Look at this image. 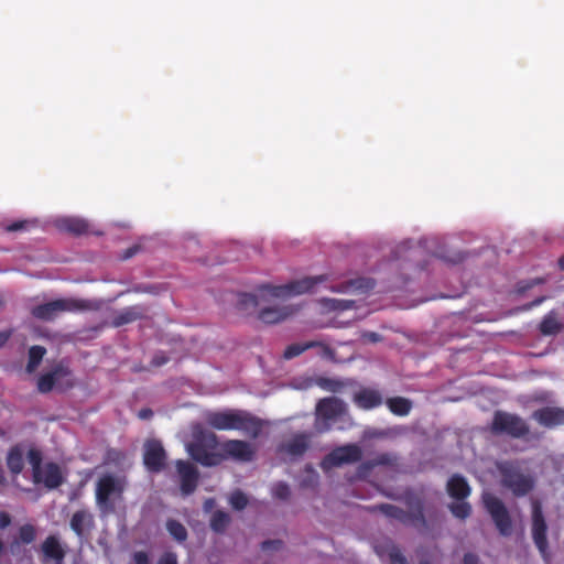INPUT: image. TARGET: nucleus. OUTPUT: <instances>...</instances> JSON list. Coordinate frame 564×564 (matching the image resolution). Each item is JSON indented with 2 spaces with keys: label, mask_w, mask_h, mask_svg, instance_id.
Listing matches in <instances>:
<instances>
[{
  "label": "nucleus",
  "mask_w": 564,
  "mask_h": 564,
  "mask_svg": "<svg viewBox=\"0 0 564 564\" xmlns=\"http://www.w3.org/2000/svg\"><path fill=\"white\" fill-rule=\"evenodd\" d=\"M327 279L325 274L306 276L285 285H263L261 290L267 291L273 297H285L312 292L317 284L327 281Z\"/></svg>",
  "instance_id": "39448f33"
},
{
  "label": "nucleus",
  "mask_w": 564,
  "mask_h": 564,
  "mask_svg": "<svg viewBox=\"0 0 564 564\" xmlns=\"http://www.w3.org/2000/svg\"><path fill=\"white\" fill-rule=\"evenodd\" d=\"M484 505L487 512L494 518V495L486 492L484 495Z\"/></svg>",
  "instance_id": "8fccbe9b"
},
{
  "label": "nucleus",
  "mask_w": 564,
  "mask_h": 564,
  "mask_svg": "<svg viewBox=\"0 0 564 564\" xmlns=\"http://www.w3.org/2000/svg\"><path fill=\"white\" fill-rule=\"evenodd\" d=\"M45 354H46V349L43 346L34 345V346L30 347L26 371L33 372L41 364Z\"/></svg>",
  "instance_id": "f704fd0d"
},
{
  "label": "nucleus",
  "mask_w": 564,
  "mask_h": 564,
  "mask_svg": "<svg viewBox=\"0 0 564 564\" xmlns=\"http://www.w3.org/2000/svg\"><path fill=\"white\" fill-rule=\"evenodd\" d=\"M373 468H375V466H373L371 459L365 460L358 466L357 476L359 478H366L370 475V473L372 471Z\"/></svg>",
  "instance_id": "49530a36"
},
{
  "label": "nucleus",
  "mask_w": 564,
  "mask_h": 564,
  "mask_svg": "<svg viewBox=\"0 0 564 564\" xmlns=\"http://www.w3.org/2000/svg\"><path fill=\"white\" fill-rule=\"evenodd\" d=\"M7 467L13 476H18L24 468V451L20 444L13 445L6 457Z\"/></svg>",
  "instance_id": "b1692460"
},
{
  "label": "nucleus",
  "mask_w": 564,
  "mask_h": 564,
  "mask_svg": "<svg viewBox=\"0 0 564 564\" xmlns=\"http://www.w3.org/2000/svg\"><path fill=\"white\" fill-rule=\"evenodd\" d=\"M376 286L375 280L370 278H357L345 281L338 285L330 286V290L338 293H367Z\"/></svg>",
  "instance_id": "aec40b11"
},
{
  "label": "nucleus",
  "mask_w": 564,
  "mask_h": 564,
  "mask_svg": "<svg viewBox=\"0 0 564 564\" xmlns=\"http://www.w3.org/2000/svg\"><path fill=\"white\" fill-rule=\"evenodd\" d=\"M389 410L398 416H405L412 409L411 400L403 397L389 398L386 402Z\"/></svg>",
  "instance_id": "c756f323"
},
{
  "label": "nucleus",
  "mask_w": 564,
  "mask_h": 564,
  "mask_svg": "<svg viewBox=\"0 0 564 564\" xmlns=\"http://www.w3.org/2000/svg\"><path fill=\"white\" fill-rule=\"evenodd\" d=\"M25 227V221H14L6 227V230L9 232L18 231Z\"/></svg>",
  "instance_id": "4d7b16f0"
},
{
  "label": "nucleus",
  "mask_w": 564,
  "mask_h": 564,
  "mask_svg": "<svg viewBox=\"0 0 564 564\" xmlns=\"http://www.w3.org/2000/svg\"><path fill=\"white\" fill-rule=\"evenodd\" d=\"M139 250H140L139 246H132L124 250L123 254L121 256V259L128 260V259L132 258L133 256H135L139 252Z\"/></svg>",
  "instance_id": "5fc2aeb1"
},
{
  "label": "nucleus",
  "mask_w": 564,
  "mask_h": 564,
  "mask_svg": "<svg viewBox=\"0 0 564 564\" xmlns=\"http://www.w3.org/2000/svg\"><path fill=\"white\" fill-rule=\"evenodd\" d=\"M223 455L226 458H232L238 462L248 463L256 456L254 447L242 440H228L221 445Z\"/></svg>",
  "instance_id": "9d476101"
},
{
  "label": "nucleus",
  "mask_w": 564,
  "mask_h": 564,
  "mask_svg": "<svg viewBox=\"0 0 564 564\" xmlns=\"http://www.w3.org/2000/svg\"><path fill=\"white\" fill-rule=\"evenodd\" d=\"M294 313L291 306H269L260 310L259 319L265 324H276Z\"/></svg>",
  "instance_id": "5701e85b"
},
{
  "label": "nucleus",
  "mask_w": 564,
  "mask_h": 564,
  "mask_svg": "<svg viewBox=\"0 0 564 564\" xmlns=\"http://www.w3.org/2000/svg\"><path fill=\"white\" fill-rule=\"evenodd\" d=\"M317 384L322 389H324L326 391H330V392H338L344 388L343 382L335 380V379H330V378H319L317 380Z\"/></svg>",
  "instance_id": "a19ab883"
},
{
  "label": "nucleus",
  "mask_w": 564,
  "mask_h": 564,
  "mask_svg": "<svg viewBox=\"0 0 564 564\" xmlns=\"http://www.w3.org/2000/svg\"><path fill=\"white\" fill-rule=\"evenodd\" d=\"M124 490L123 484L112 475L100 477L96 485V502L102 511H113L111 497H120Z\"/></svg>",
  "instance_id": "423d86ee"
},
{
  "label": "nucleus",
  "mask_w": 564,
  "mask_h": 564,
  "mask_svg": "<svg viewBox=\"0 0 564 564\" xmlns=\"http://www.w3.org/2000/svg\"><path fill=\"white\" fill-rule=\"evenodd\" d=\"M158 564H177V556L173 552H165L159 558Z\"/></svg>",
  "instance_id": "09e8293b"
},
{
  "label": "nucleus",
  "mask_w": 564,
  "mask_h": 564,
  "mask_svg": "<svg viewBox=\"0 0 564 564\" xmlns=\"http://www.w3.org/2000/svg\"><path fill=\"white\" fill-rule=\"evenodd\" d=\"M346 412V404L338 398L321 399L316 405V415L325 421H333Z\"/></svg>",
  "instance_id": "2eb2a0df"
},
{
  "label": "nucleus",
  "mask_w": 564,
  "mask_h": 564,
  "mask_svg": "<svg viewBox=\"0 0 564 564\" xmlns=\"http://www.w3.org/2000/svg\"><path fill=\"white\" fill-rule=\"evenodd\" d=\"M420 564H430L427 561H422Z\"/></svg>",
  "instance_id": "774afa93"
},
{
  "label": "nucleus",
  "mask_w": 564,
  "mask_h": 564,
  "mask_svg": "<svg viewBox=\"0 0 564 564\" xmlns=\"http://www.w3.org/2000/svg\"><path fill=\"white\" fill-rule=\"evenodd\" d=\"M69 370L63 365L55 366L51 371L43 373L37 379V390L41 393H48L53 390L55 383L63 377L68 376Z\"/></svg>",
  "instance_id": "412c9836"
},
{
  "label": "nucleus",
  "mask_w": 564,
  "mask_h": 564,
  "mask_svg": "<svg viewBox=\"0 0 564 564\" xmlns=\"http://www.w3.org/2000/svg\"><path fill=\"white\" fill-rule=\"evenodd\" d=\"M133 558L135 564H150L149 556L145 552H135Z\"/></svg>",
  "instance_id": "864d4df0"
},
{
  "label": "nucleus",
  "mask_w": 564,
  "mask_h": 564,
  "mask_svg": "<svg viewBox=\"0 0 564 564\" xmlns=\"http://www.w3.org/2000/svg\"><path fill=\"white\" fill-rule=\"evenodd\" d=\"M143 464L148 471L158 474L165 468L166 452L161 441L151 438L143 445Z\"/></svg>",
  "instance_id": "1a4fd4ad"
},
{
  "label": "nucleus",
  "mask_w": 564,
  "mask_h": 564,
  "mask_svg": "<svg viewBox=\"0 0 564 564\" xmlns=\"http://www.w3.org/2000/svg\"><path fill=\"white\" fill-rule=\"evenodd\" d=\"M57 227L63 231L79 236L88 231L89 225L82 218L65 217L57 220Z\"/></svg>",
  "instance_id": "a878e982"
},
{
  "label": "nucleus",
  "mask_w": 564,
  "mask_h": 564,
  "mask_svg": "<svg viewBox=\"0 0 564 564\" xmlns=\"http://www.w3.org/2000/svg\"><path fill=\"white\" fill-rule=\"evenodd\" d=\"M96 308L97 305L90 300L65 297L39 304L31 310V314L36 319L51 322L62 313L85 312Z\"/></svg>",
  "instance_id": "20e7f679"
},
{
  "label": "nucleus",
  "mask_w": 564,
  "mask_h": 564,
  "mask_svg": "<svg viewBox=\"0 0 564 564\" xmlns=\"http://www.w3.org/2000/svg\"><path fill=\"white\" fill-rule=\"evenodd\" d=\"M282 545L283 542L281 540H267L261 543V549L263 551L280 550Z\"/></svg>",
  "instance_id": "de8ad7c7"
},
{
  "label": "nucleus",
  "mask_w": 564,
  "mask_h": 564,
  "mask_svg": "<svg viewBox=\"0 0 564 564\" xmlns=\"http://www.w3.org/2000/svg\"><path fill=\"white\" fill-rule=\"evenodd\" d=\"M218 444V437L214 432L202 430L194 434L193 442L187 445V452L195 462L205 467H213L225 460V456L216 452Z\"/></svg>",
  "instance_id": "7ed1b4c3"
},
{
  "label": "nucleus",
  "mask_w": 564,
  "mask_h": 564,
  "mask_svg": "<svg viewBox=\"0 0 564 564\" xmlns=\"http://www.w3.org/2000/svg\"><path fill=\"white\" fill-rule=\"evenodd\" d=\"M167 361H169V358L163 352H160V354H156L152 358L151 365L153 367H161V366L165 365Z\"/></svg>",
  "instance_id": "3c124183"
},
{
  "label": "nucleus",
  "mask_w": 564,
  "mask_h": 564,
  "mask_svg": "<svg viewBox=\"0 0 564 564\" xmlns=\"http://www.w3.org/2000/svg\"><path fill=\"white\" fill-rule=\"evenodd\" d=\"M91 524L93 517L85 510H78L72 516L70 528L78 536L83 535L85 527H90Z\"/></svg>",
  "instance_id": "c85d7f7f"
},
{
  "label": "nucleus",
  "mask_w": 564,
  "mask_h": 564,
  "mask_svg": "<svg viewBox=\"0 0 564 564\" xmlns=\"http://www.w3.org/2000/svg\"><path fill=\"white\" fill-rule=\"evenodd\" d=\"M398 521L405 525H413L419 530H425L427 528L422 505H419L413 511H405L402 509V514H399Z\"/></svg>",
  "instance_id": "bb28decb"
},
{
  "label": "nucleus",
  "mask_w": 564,
  "mask_h": 564,
  "mask_svg": "<svg viewBox=\"0 0 564 564\" xmlns=\"http://www.w3.org/2000/svg\"><path fill=\"white\" fill-rule=\"evenodd\" d=\"M558 268L564 271V254L558 259Z\"/></svg>",
  "instance_id": "0e129e2a"
},
{
  "label": "nucleus",
  "mask_w": 564,
  "mask_h": 564,
  "mask_svg": "<svg viewBox=\"0 0 564 564\" xmlns=\"http://www.w3.org/2000/svg\"><path fill=\"white\" fill-rule=\"evenodd\" d=\"M547 525L543 516L542 505L539 500L532 501V539L544 560L547 553Z\"/></svg>",
  "instance_id": "0eeeda50"
},
{
  "label": "nucleus",
  "mask_w": 564,
  "mask_h": 564,
  "mask_svg": "<svg viewBox=\"0 0 564 564\" xmlns=\"http://www.w3.org/2000/svg\"><path fill=\"white\" fill-rule=\"evenodd\" d=\"M442 258H443L444 260L448 261V262H452V263L460 262V261H463V259H464V257H463L460 253L456 254V256H455V257H453V258H445V257H443V256H442Z\"/></svg>",
  "instance_id": "680f3d73"
},
{
  "label": "nucleus",
  "mask_w": 564,
  "mask_h": 564,
  "mask_svg": "<svg viewBox=\"0 0 564 564\" xmlns=\"http://www.w3.org/2000/svg\"><path fill=\"white\" fill-rule=\"evenodd\" d=\"M229 502L235 510H243L248 505V498L242 491L236 490L231 494Z\"/></svg>",
  "instance_id": "ea45409f"
},
{
  "label": "nucleus",
  "mask_w": 564,
  "mask_h": 564,
  "mask_svg": "<svg viewBox=\"0 0 564 564\" xmlns=\"http://www.w3.org/2000/svg\"><path fill=\"white\" fill-rule=\"evenodd\" d=\"M272 494L278 499L286 500L290 497L291 491H290V487L288 484H285L283 481H279L273 485Z\"/></svg>",
  "instance_id": "79ce46f5"
},
{
  "label": "nucleus",
  "mask_w": 564,
  "mask_h": 564,
  "mask_svg": "<svg viewBox=\"0 0 564 564\" xmlns=\"http://www.w3.org/2000/svg\"><path fill=\"white\" fill-rule=\"evenodd\" d=\"M532 417L543 426L554 427L564 424V410L545 406L534 411Z\"/></svg>",
  "instance_id": "a211bd4d"
},
{
  "label": "nucleus",
  "mask_w": 564,
  "mask_h": 564,
  "mask_svg": "<svg viewBox=\"0 0 564 564\" xmlns=\"http://www.w3.org/2000/svg\"><path fill=\"white\" fill-rule=\"evenodd\" d=\"M354 403L362 410H372L383 403L380 391L371 388H362L354 394Z\"/></svg>",
  "instance_id": "f3484780"
},
{
  "label": "nucleus",
  "mask_w": 564,
  "mask_h": 564,
  "mask_svg": "<svg viewBox=\"0 0 564 564\" xmlns=\"http://www.w3.org/2000/svg\"><path fill=\"white\" fill-rule=\"evenodd\" d=\"M562 328L561 323L556 319L555 314L550 312L540 323L539 329L543 335H556Z\"/></svg>",
  "instance_id": "473e14b6"
},
{
  "label": "nucleus",
  "mask_w": 564,
  "mask_h": 564,
  "mask_svg": "<svg viewBox=\"0 0 564 564\" xmlns=\"http://www.w3.org/2000/svg\"><path fill=\"white\" fill-rule=\"evenodd\" d=\"M11 516L6 511H0V529L3 530L11 524Z\"/></svg>",
  "instance_id": "603ef678"
},
{
  "label": "nucleus",
  "mask_w": 564,
  "mask_h": 564,
  "mask_svg": "<svg viewBox=\"0 0 564 564\" xmlns=\"http://www.w3.org/2000/svg\"><path fill=\"white\" fill-rule=\"evenodd\" d=\"M147 313L148 308L144 305L137 304L127 306L113 315L111 325L113 327H121L123 325L145 318Z\"/></svg>",
  "instance_id": "dca6fc26"
},
{
  "label": "nucleus",
  "mask_w": 564,
  "mask_h": 564,
  "mask_svg": "<svg viewBox=\"0 0 564 564\" xmlns=\"http://www.w3.org/2000/svg\"><path fill=\"white\" fill-rule=\"evenodd\" d=\"M153 416V411L150 408H143L138 412L140 420H150Z\"/></svg>",
  "instance_id": "6e6d98bb"
},
{
  "label": "nucleus",
  "mask_w": 564,
  "mask_h": 564,
  "mask_svg": "<svg viewBox=\"0 0 564 564\" xmlns=\"http://www.w3.org/2000/svg\"><path fill=\"white\" fill-rule=\"evenodd\" d=\"M375 467L377 466H394L398 462V456L393 453H381L371 458Z\"/></svg>",
  "instance_id": "58836bf2"
},
{
  "label": "nucleus",
  "mask_w": 564,
  "mask_h": 564,
  "mask_svg": "<svg viewBox=\"0 0 564 564\" xmlns=\"http://www.w3.org/2000/svg\"><path fill=\"white\" fill-rule=\"evenodd\" d=\"M165 528L169 534L177 542L183 543L187 540L188 532L185 525L175 519H167Z\"/></svg>",
  "instance_id": "7c9ffc66"
},
{
  "label": "nucleus",
  "mask_w": 564,
  "mask_h": 564,
  "mask_svg": "<svg viewBox=\"0 0 564 564\" xmlns=\"http://www.w3.org/2000/svg\"><path fill=\"white\" fill-rule=\"evenodd\" d=\"M112 454L116 455L117 457L121 456V453H119V452H116V451H109L108 452V456L109 457H111Z\"/></svg>",
  "instance_id": "69168bd1"
},
{
  "label": "nucleus",
  "mask_w": 564,
  "mask_h": 564,
  "mask_svg": "<svg viewBox=\"0 0 564 564\" xmlns=\"http://www.w3.org/2000/svg\"><path fill=\"white\" fill-rule=\"evenodd\" d=\"M496 469L500 474L501 485L516 497H524L535 487L536 479L534 475L529 470H524L517 460L496 462Z\"/></svg>",
  "instance_id": "f03ea898"
},
{
  "label": "nucleus",
  "mask_w": 564,
  "mask_h": 564,
  "mask_svg": "<svg viewBox=\"0 0 564 564\" xmlns=\"http://www.w3.org/2000/svg\"><path fill=\"white\" fill-rule=\"evenodd\" d=\"M446 491L455 500H465L470 495L471 489L465 477L454 474L447 480Z\"/></svg>",
  "instance_id": "4be33fe9"
},
{
  "label": "nucleus",
  "mask_w": 564,
  "mask_h": 564,
  "mask_svg": "<svg viewBox=\"0 0 564 564\" xmlns=\"http://www.w3.org/2000/svg\"><path fill=\"white\" fill-rule=\"evenodd\" d=\"M371 511H380L386 517L398 520L399 514H402V509L390 503H380L373 507H370Z\"/></svg>",
  "instance_id": "4c0bfd02"
},
{
  "label": "nucleus",
  "mask_w": 564,
  "mask_h": 564,
  "mask_svg": "<svg viewBox=\"0 0 564 564\" xmlns=\"http://www.w3.org/2000/svg\"><path fill=\"white\" fill-rule=\"evenodd\" d=\"M39 478V484H43L47 489H56L64 482L61 467L53 462L42 467Z\"/></svg>",
  "instance_id": "6ab92c4d"
},
{
  "label": "nucleus",
  "mask_w": 564,
  "mask_h": 564,
  "mask_svg": "<svg viewBox=\"0 0 564 564\" xmlns=\"http://www.w3.org/2000/svg\"><path fill=\"white\" fill-rule=\"evenodd\" d=\"M175 465L181 480L182 495H192L198 485L199 473L197 468L189 462L182 459L176 460Z\"/></svg>",
  "instance_id": "f8f14e48"
},
{
  "label": "nucleus",
  "mask_w": 564,
  "mask_h": 564,
  "mask_svg": "<svg viewBox=\"0 0 564 564\" xmlns=\"http://www.w3.org/2000/svg\"><path fill=\"white\" fill-rule=\"evenodd\" d=\"M42 564H64L66 551L56 535H48L41 545Z\"/></svg>",
  "instance_id": "ddd939ff"
},
{
  "label": "nucleus",
  "mask_w": 564,
  "mask_h": 564,
  "mask_svg": "<svg viewBox=\"0 0 564 564\" xmlns=\"http://www.w3.org/2000/svg\"><path fill=\"white\" fill-rule=\"evenodd\" d=\"M389 558L391 564H408L405 556L401 553L398 546L391 544L389 549Z\"/></svg>",
  "instance_id": "a18cd8bd"
},
{
  "label": "nucleus",
  "mask_w": 564,
  "mask_h": 564,
  "mask_svg": "<svg viewBox=\"0 0 564 564\" xmlns=\"http://www.w3.org/2000/svg\"><path fill=\"white\" fill-rule=\"evenodd\" d=\"M315 346H317V343H315V341H308L305 344H300V343L291 344L285 348V350L283 352V357H284V359H288V360L295 358V357L300 356L301 354H303L304 351H306L307 349L313 348Z\"/></svg>",
  "instance_id": "e433bc0d"
},
{
  "label": "nucleus",
  "mask_w": 564,
  "mask_h": 564,
  "mask_svg": "<svg viewBox=\"0 0 564 564\" xmlns=\"http://www.w3.org/2000/svg\"><path fill=\"white\" fill-rule=\"evenodd\" d=\"M496 529L502 535H510L512 532V520L505 503L496 497Z\"/></svg>",
  "instance_id": "393cba45"
},
{
  "label": "nucleus",
  "mask_w": 564,
  "mask_h": 564,
  "mask_svg": "<svg viewBox=\"0 0 564 564\" xmlns=\"http://www.w3.org/2000/svg\"><path fill=\"white\" fill-rule=\"evenodd\" d=\"M311 447V434L296 433L290 440L282 443L278 451L279 453L286 454L292 458L302 457Z\"/></svg>",
  "instance_id": "4468645a"
},
{
  "label": "nucleus",
  "mask_w": 564,
  "mask_h": 564,
  "mask_svg": "<svg viewBox=\"0 0 564 564\" xmlns=\"http://www.w3.org/2000/svg\"><path fill=\"white\" fill-rule=\"evenodd\" d=\"M420 251V248H414L410 241H405V242H402L400 243L395 250H394V259H401L403 257L404 253L409 252V253H415Z\"/></svg>",
  "instance_id": "c03bdc74"
},
{
  "label": "nucleus",
  "mask_w": 564,
  "mask_h": 564,
  "mask_svg": "<svg viewBox=\"0 0 564 564\" xmlns=\"http://www.w3.org/2000/svg\"><path fill=\"white\" fill-rule=\"evenodd\" d=\"M479 558L475 553H466L464 555V564H478Z\"/></svg>",
  "instance_id": "13d9d810"
},
{
  "label": "nucleus",
  "mask_w": 564,
  "mask_h": 564,
  "mask_svg": "<svg viewBox=\"0 0 564 564\" xmlns=\"http://www.w3.org/2000/svg\"><path fill=\"white\" fill-rule=\"evenodd\" d=\"M377 336H378V335H377L376 333H372V334H371V339H372V340H376V339H377Z\"/></svg>",
  "instance_id": "338daca9"
},
{
  "label": "nucleus",
  "mask_w": 564,
  "mask_h": 564,
  "mask_svg": "<svg viewBox=\"0 0 564 564\" xmlns=\"http://www.w3.org/2000/svg\"><path fill=\"white\" fill-rule=\"evenodd\" d=\"M230 523V517L223 510H217L210 518V529L216 533H224Z\"/></svg>",
  "instance_id": "72a5a7b5"
},
{
  "label": "nucleus",
  "mask_w": 564,
  "mask_h": 564,
  "mask_svg": "<svg viewBox=\"0 0 564 564\" xmlns=\"http://www.w3.org/2000/svg\"><path fill=\"white\" fill-rule=\"evenodd\" d=\"M544 300H545V297H544V296L538 297V299H535L534 301H532V302L527 306V308H532V307H534V306H538V305H540Z\"/></svg>",
  "instance_id": "e2e57ef3"
},
{
  "label": "nucleus",
  "mask_w": 564,
  "mask_h": 564,
  "mask_svg": "<svg viewBox=\"0 0 564 564\" xmlns=\"http://www.w3.org/2000/svg\"><path fill=\"white\" fill-rule=\"evenodd\" d=\"M11 336V332H1L0 333V346L4 345Z\"/></svg>",
  "instance_id": "052dcab7"
},
{
  "label": "nucleus",
  "mask_w": 564,
  "mask_h": 564,
  "mask_svg": "<svg viewBox=\"0 0 564 564\" xmlns=\"http://www.w3.org/2000/svg\"><path fill=\"white\" fill-rule=\"evenodd\" d=\"M36 528L31 523H25L19 528L18 535L12 540L10 547L13 552L20 544H31L36 539Z\"/></svg>",
  "instance_id": "cd10ccee"
},
{
  "label": "nucleus",
  "mask_w": 564,
  "mask_h": 564,
  "mask_svg": "<svg viewBox=\"0 0 564 564\" xmlns=\"http://www.w3.org/2000/svg\"><path fill=\"white\" fill-rule=\"evenodd\" d=\"M529 432V425L520 416L496 411V433H506L514 438H521L527 436Z\"/></svg>",
  "instance_id": "6e6552de"
},
{
  "label": "nucleus",
  "mask_w": 564,
  "mask_h": 564,
  "mask_svg": "<svg viewBox=\"0 0 564 564\" xmlns=\"http://www.w3.org/2000/svg\"><path fill=\"white\" fill-rule=\"evenodd\" d=\"M355 302L349 300H328V307L333 311H346L354 307Z\"/></svg>",
  "instance_id": "37998d69"
},
{
  "label": "nucleus",
  "mask_w": 564,
  "mask_h": 564,
  "mask_svg": "<svg viewBox=\"0 0 564 564\" xmlns=\"http://www.w3.org/2000/svg\"><path fill=\"white\" fill-rule=\"evenodd\" d=\"M362 452L356 444L340 446L330 452L324 459L325 465L338 467L343 464L357 463L361 459Z\"/></svg>",
  "instance_id": "9b49d317"
},
{
  "label": "nucleus",
  "mask_w": 564,
  "mask_h": 564,
  "mask_svg": "<svg viewBox=\"0 0 564 564\" xmlns=\"http://www.w3.org/2000/svg\"><path fill=\"white\" fill-rule=\"evenodd\" d=\"M448 509L459 520H466L471 514V506L465 500H456V502L449 503Z\"/></svg>",
  "instance_id": "c9c22d12"
},
{
  "label": "nucleus",
  "mask_w": 564,
  "mask_h": 564,
  "mask_svg": "<svg viewBox=\"0 0 564 564\" xmlns=\"http://www.w3.org/2000/svg\"><path fill=\"white\" fill-rule=\"evenodd\" d=\"M207 424L218 431L238 430L257 438L263 429L264 422L243 410H224L209 412L206 415Z\"/></svg>",
  "instance_id": "f257e3e1"
},
{
  "label": "nucleus",
  "mask_w": 564,
  "mask_h": 564,
  "mask_svg": "<svg viewBox=\"0 0 564 564\" xmlns=\"http://www.w3.org/2000/svg\"><path fill=\"white\" fill-rule=\"evenodd\" d=\"M26 458H28L29 464L32 467L33 482L39 484V480H40L39 476H40V473L42 471V467H43L42 466V460H43L42 452L35 447H32L28 451Z\"/></svg>",
  "instance_id": "2f4dec72"
},
{
  "label": "nucleus",
  "mask_w": 564,
  "mask_h": 564,
  "mask_svg": "<svg viewBox=\"0 0 564 564\" xmlns=\"http://www.w3.org/2000/svg\"><path fill=\"white\" fill-rule=\"evenodd\" d=\"M241 302L245 304L257 305V297L252 294H243L241 297Z\"/></svg>",
  "instance_id": "bf43d9fd"
}]
</instances>
